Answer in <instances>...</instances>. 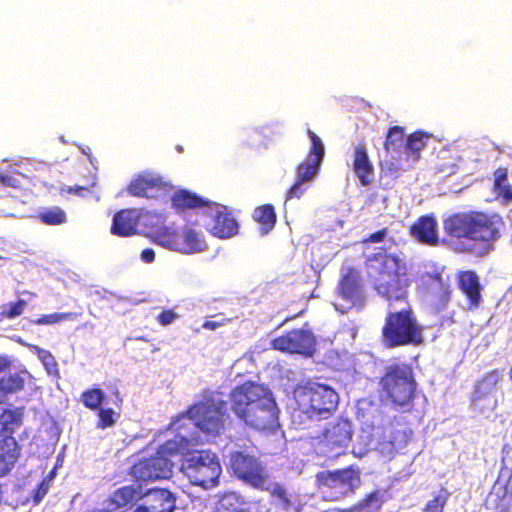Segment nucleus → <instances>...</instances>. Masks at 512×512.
I'll return each instance as SVG.
<instances>
[{"instance_id": "nucleus-1", "label": "nucleus", "mask_w": 512, "mask_h": 512, "mask_svg": "<svg viewBox=\"0 0 512 512\" xmlns=\"http://www.w3.org/2000/svg\"><path fill=\"white\" fill-rule=\"evenodd\" d=\"M377 293L389 303L381 328L386 348L420 346L424 343V327L408 303L410 279L406 264L396 255L374 253L366 262Z\"/></svg>"}, {"instance_id": "nucleus-2", "label": "nucleus", "mask_w": 512, "mask_h": 512, "mask_svg": "<svg viewBox=\"0 0 512 512\" xmlns=\"http://www.w3.org/2000/svg\"><path fill=\"white\" fill-rule=\"evenodd\" d=\"M229 398L232 411L249 427L269 432L279 427V409L266 386L246 381L234 387Z\"/></svg>"}, {"instance_id": "nucleus-3", "label": "nucleus", "mask_w": 512, "mask_h": 512, "mask_svg": "<svg viewBox=\"0 0 512 512\" xmlns=\"http://www.w3.org/2000/svg\"><path fill=\"white\" fill-rule=\"evenodd\" d=\"M503 226V219L497 213L477 210L455 212L443 220V230L447 236L471 242L462 251L472 253L476 246H480V255L492 249L493 242L501 236Z\"/></svg>"}, {"instance_id": "nucleus-4", "label": "nucleus", "mask_w": 512, "mask_h": 512, "mask_svg": "<svg viewBox=\"0 0 512 512\" xmlns=\"http://www.w3.org/2000/svg\"><path fill=\"white\" fill-rule=\"evenodd\" d=\"M378 390L385 403L398 411L411 412L417 391L413 368L406 363L387 366L379 379Z\"/></svg>"}, {"instance_id": "nucleus-5", "label": "nucleus", "mask_w": 512, "mask_h": 512, "mask_svg": "<svg viewBox=\"0 0 512 512\" xmlns=\"http://www.w3.org/2000/svg\"><path fill=\"white\" fill-rule=\"evenodd\" d=\"M294 397L299 411L310 419L329 418L338 407L337 392L326 384L306 382L294 390Z\"/></svg>"}, {"instance_id": "nucleus-6", "label": "nucleus", "mask_w": 512, "mask_h": 512, "mask_svg": "<svg viewBox=\"0 0 512 512\" xmlns=\"http://www.w3.org/2000/svg\"><path fill=\"white\" fill-rule=\"evenodd\" d=\"M315 478L318 491L325 500L339 501L355 494L361 483V471L358 467L348 466L319 471Z\"/></svg>"}, {"instance_id": "nucleus-7", "label": "nucleus", "mask_w": 512, "mask_h": 512, "mask_svg": "<svg viewBox=\"0 0 512 512\" xmlns=\"http://www.w3.org/2000/svg\"><path fill=\"white\" fill-rule=\"evenodd\" d=\"M188 417L207 435H219L228 418L227 403L213 394L204 395L187 411Z\"/></svg>"}, {"instance_id": "nucleus-8", "label": "nucleus", "mask_w": 512, "mask_h": 512, "mask_svg": "<svg viewBox=\"0 0 512 512\" xmlns=\"http://www.w3.org/2000/svg\"><path fill=\"white\" fill-rule=\"evenodd\" d=\"M181 471L193 485L207 488L217 484L221 466L214 453L202 450L186 456L182 461Z\"/></svg>"}, {"instance_id": "nucleus-9", "label": "nucleus", "mask_w": 512, "mask_h": 512, "mask_svg": "<svg viewBox=\"0 0 512 512\" xmlns=\"http://www.w3.org/2000/svg\"><path fill=\"white\" fill-rule=\"evenodd\" d=\"M230 468L235 477L246 484L263 489L266 482V472L259 459L245 450H236L230 454Z\"/></svg>"}, {"instance_id": "nucleus-10", "label": "nucleus", "mask_w": 512, "mask_h": 512, "mask_svg": "<svg viewBox=\"0 0 512 512\" xmlns=\"http://www.w3.org/2000/svg\"><path fill=\"white\" fill-rule=\"evenodd\" d=\"M353 426L350 420L339 417L330 422L320 435V444L325 452L340 455L349 445L353 437Z\"/></svg>"}, {"instance_id": "nucleus-11", "label": "nucleus", "mask_w": 512, "mask_h": 512, "mask_svg": "<svg viewBox=\"0 0 512 512\" xmlns=\"http://www.w3.org/2000/svg\"><path fill=\"white\" fill-rule=\"evenodd\" d=\"M315 346L314 334L305 329H293L271 341V347L275 350L306 356H311L314 353Z\"/></svg>"}, {"instance_id": "nucleus-12", "label": "nucleus", "mask_w": 512, "mask_h": 512, "mask_svg": "<svg viewBox=\"0 0 512 512\" xmlns=\"http://www.w3.org/2000/svg\"><path fill=\"white\" fill-rule=\"evenodd\" d=\"M457 289L466 301L469 312L478 310L483 303V290L479 275L474 270H459L455 274Z\"/></svg>"}, {"instance_id": "nucleus-13", "label": "nucleus", "mask_w": 512, "mask_h": 512, "mask_svg": "<svg viewBox=\"0 0 512 512\" xmlns=\"http://www.w3.org/2000/svg\"><path fill=\"white\" fill-rule=\"evenodd\" d=\"M173 462L158 455L138 460L130 468V475L137 481H153L157 479H168L172 475Z\"/></svg>"}, {"instance_id": "nucleus-14", "label": "nucleus", "mask_w": 512, "mask_h": 512, "mask_svg": "<svg viewBox=\"0 0 512 512\" xmlns=\"http://www.w3.org/2000/svg\"><path fill=\"white\" fill-rule=\"evenodd\" d=\"M172 185L165 181L160 175L154 173H143L131 180L127 191L131 196L141 198H154L160 194L170 192Z\"/></svg>"}, {"instance_id": "nucleus-15", "label": "nucleus", "mask_w": 512, "mask_h": 512, "mask_svg": "<svg viewBox=\"0 0 512 512\" xmlns=\"http://www.w3.org/2000/svg\"><path fill=\"white\" fill-rule=\"evenodd\" d=\"M425 291L430 295L433 309L436 312L445 310L452 298V289L448 280L443 279L442 273L426 272L421 275Z\"/></svg>"}, {"instance_id": "nucleus-16", "label": "nucleus", "mask_w": 512, "mask_h": 512, "mask_svg": "<svg viewBox=\"0 0 512 512\" xmlns=\"http://www.w3.org/2000/svg\"><path fill=\"white\" fill-rule=\"evenodd\" d=\"M338 295L350 305H356L363 300V289L360 271L347 267L338 283Z\"/></svg>"}, {"instance_id": "nucleus-17", "label": "nucleus", "mask_w": 512, "mask_h": 512, "mask_svg": "<svg viewBox=\"0 0 512 512\" xmlns=\"http://www.w3.org/2000/svg\"><path fill=\"white\" fill-rule=\"evenodd\" d=\"M215 212L212 216L213 225L210 229L211 233L221 239L230 238L238 233L239 225L235 218L227 211L225 206H219L216 203Z\"/></svg>"}, {"instance_id": "nucleus-18", "label": "nucleus", "mask_w": 512, "mask_h": 512, "mask_svg": "<svg viewBox=\"0 0 512 512\" xmlns=\"http://www.w3.org/2000/svg\"><path fill=\"white\" fill-rule=\"evenodd\" d=\"M437 227V221L432 215H423L411 225L410 234L422 244L436 246L439 242Z\"/></svg>"}, {"instance_id": "nucleus-19", "label": "nucleus", "mask_w": 512, "mask_h": 512, "mask_svg": "<svg viewBox=\"0 0 512 512\" xmlns=\"http://www.w3.org/2000/svg\"><path fill=\"white\" fill-rule=\"evenodd\" d=\"M352 169L362 186H369L373 182L375 170L365 144L355 147Z\"/></svg>"}, {"instance_id": "nucleus-20", "label": "nucleus", "mask_w": 512, "mask_h": 512, "mask_svg": "<svg viewBox=\"0 0 512 512\" xmlns=\"http://www.w3.org/2000/svg\"><path fill=\"white\" fill-rule=\"evenodd\" d=\"M146 507L151 512H175L176 496L164 488H151L144 492Z\"/></svg>"}, {"instance_id": "nucleus-21", "label": "nucleus", "mask_w": 512, "mask_h": 512, "mask_svg": "<svg viewBox=\"0 0 512 512\" xmlns=\"http://www.w3.org/2000/svg\"><path fill=\"white\" fill-rule=\"evenodd\" d=\"M139 213L134 208L122 209L113 217L111 232L120 237H129L137 232Z\"/></svg>"}, {"instance_id": "nucleus-22", "label": "nucleus", "mask_w": 512, "mask_h": 512, "mask_svg": "<svg viewBox=\"0 0 512 512\" xmlns=\"http://www.w3.org/2000/svg\"><path fill=\"white\" fill-rule=\"evenodd\" d=\"M500 380L501 372L498 369H493L483 374L474 384L471 405L475 409H481L480 402L489 397Z\"/></svg>"}, {"instance_id": "nucleus-23", "label": "nucleus", "mask_w": 512, "mask_h": 512, "mask_svg": "<svg viewBox=\"0 0 512 512\" xmlns=\"http://www.w3.org/2000/svg\"><path fill=\"white\" fill-rule=\"evenodd\" d=\"M21 455V447L14 437L0 439V477L8 474Z\"/></svg>"}, {"instance_id": "nucleus-24", "label": "nucleus", "mask_w": 512, "mask_h": 512, "mask_svg": "<svg viewBox=\"0 0 512 512\" xmlns=\"http://www.w3.org/2000/svg\"><path fill=\"white\" fill-rule=\"evenodd\" d=\"M428 137L423 131H415L407 137L403 150L400 151L407 164L406 168L420 159V152L426 147Z\"/></svg>"}, {"instance_id": "nucleus-25", "label": "nucleus", "mask_w": 512, "mask_h": 512, "mask_svg": "<svg viewBox=\"0 0 512 512\" xmlns=\"http://www.w3.org/2000/svg\"><path fill=\"white\" fill-rule=\"evenodd\" d=\"M172 207L177 212H183L187 209H195L201 207H210L213 202L204 199L196 193L187 189H179L171 197Z\"/></svg>"}, {"instance_id": "nucleus-26", "label": "nucleus", "mask_w": 512, "mask_h": 512, "mask_svg": "<svg viewBox=\"0 0 512 512\" xmlns=\"http://www.w3.org/2000/svg\"><path fill=\"white\" fill-rule=\"evenodd\" d=\"M511 476L505 477L500 473L492 486L490 495L494 497L495 507L501 512H507L512 500V487L510 486Z\"/></svg>"}, {"instance_id": "nucleus-27", "label": "nucleus", "mask_w": 512, "mask_h": 512, "mask_svg": "<svg viewBox=\"0 0 512 512\" xmlns=\"http://www.w3.org/2000/svg\"><path fill=\"white\" fill-rule=\"evenodd\" d=\"M511 476L505 477L500 473L492 486L490 495L494 497L495 507L501 512H507L512 500V487L510 486Z\"/></svg>"}, {"instance_id": "nucleus-28", "label": "nucleus", "mask_w": 512, "mask_h": 512, "mask_svg": "<svg viewBox=\"0 0 512 512\" xmlns=\"http://www.w3.org/2000/svg\"><path fill=\"white\" fill-rule=\"evenodd\" d=\"M144 498V492L140 486L126 485L116 489L109 498V503L116 509H120Z\"/></svg>"}, {"instance_id": "nucleus-29", "label": "nucleus", "mask_w": 512, "mask_h": 512, "mask_svg": "<svg viewBox=\"0 0 512 512\" xmlns=\"http://www.w3.org/2000/svg\"><path fill=\"white\" fill-rule=\"evenodd\" d=\"M493 188L492 191L497 200L503 205H508L512 202V185L508 181V169L506 167H499L493 173Z\"/></svg>"}, {"instance_id": "nucleus-30", "label": "nucleus", "mask_w": 512, "mask_h": 512, "mask_svg": "<svg viewBox=\"0 0 512 512\" xmlns=\"http://www.w3.org/2000/svg\"><path fill=\"white\" fill-rule=\"evenodd\" d=\"M270 494L286 512H300L303 507L300 495L296 492H289L281 484H275L270 490Z\"/></svg>"}, {"instance_id": "nucleus-31", "label": "nucleus", "mask_w": 512, "mask_h": 512, "mask_svg": "<svg viewBox=\"0 0 512 512\" xmlns=\"http://www.w3.org/2000/svg\"><path fill=\"white\" fill-rule=\"evenodd\" d=\"M205 249L206 243L199 232L190 227L179 231L178 252L193 254L202 252Z\"/></svg>"}, {"instance_id": "nucleus-32", "label": "nucleus", "mask_w": 512, "mask_h": 512, "mask_svg": "<svg viewBox=\"0 0 512 512\" xmlns=\"http://www.w3.org/2000/svg\"><path fill=\"white\" fill-rule=\"evenodd\" d=\"M24 408L4 409L0 414V435L13 437L23 423Z\"/></svg>"}, {"instance_id": "nucleus-33", "label": "nucleus", "mask_w": 512, "mask_h": 512, "mask_svg": "<svg viewBox=\"0 0 512 512\" xmlns=\"http://www.w3.org/2000/svg\"><path fill=\"white\" fill-rule=\"evenodd\" d=\"M386 501L385 491L375 489L364 495L357 503L352 505L348 512H381L382 506Z\"/></svg>"}, {"instance_id": "nucleus-34", "label": "nucleus", "mask_w": 512, "mask_h": 512, "mask_svg": "<svg viewBox=\"0 0 512 512\" xmlns=\"http://www.w3.org/2000/svg\"><path fill=\"white\" fill-rule=\"evenodd\" d=\"M252 219L259 225L260 234L266 235L272 231L277 222V214L272 204H263L257 206L253 213Z\"/></svg>"}, {"instance_id": "nucleus-35", "label": "nucleus", "mask_w": 512, "mask_h": 512, "mask_svg": "<svg viewBox=\"0 0 512 512\" xmlns=\"http://www.w3.org/2000/svg\"><path fill=\"white\" fill-rule=\"evenodd\" d=\"M36 218L41 223L48 226H59L68 222L66 211L59 206H50L40 209Z\"/></svg>"}, {"instance_id": "nucleus-36", "label": "nucleus", "mask_w": 512, "mask_h": 512, "mask_svg": "<svg viewBox=\"0 0 512 512\" xmlns=\"http://www.w3.org/2000/svg\"><path fill=\"white\" fill-rule=\"evenodd\" d=\"M107 400L104 391L99 387H91L81 393L80 401L83 406L91 411L99 409Z\"/></svg>"}, {"instance_id": "nucleus-37", "label": "nucleus", "mask_w": 512, "mask_h": 512, "mask_svg": "<svg viewBox=\"0 0 512 512\" xmlns=\"http://www.w3.org/2000/svg\"><path fill=\"white\" fill-rule=\"evenodd\" d=\"M405 130L403 127L395 125L389 128L384 142V149L387 153L399 152L404 146Z\"/></svg>"}, {"instance_id": "nucleus-38", "label": "nucleus", "mask_w": 512, "mask_h": 512, "mask_svg": "<svg viewBox=\"0 0 512 512\" xmlns=\"http://www.w3.org/2000/svg\"><path fill=\"white\" fill-rule=\"evenodd\" d=\"M320 166L321 162L306 157L296 167V179L300 182H310L317 175Z\"/></svg>"}, {"instance_id": "nucleus-39", "label": "nucleus", "mask_w": 512, "mask_h": 512, "mask_svg": "<svg viewBox=\"0 0 512 512\" xmlns=\"http://www.w3.org/2000/svg\"><path fill=\"white\" fill-rule=\"evenodd\" d=\"M25 380L20 373H10L0 379V390L6 396L24 389Z\"/></svg>"}, {"instance_id": "nucleus-40", "label": "nucleus", "mask_w": 512, "mask_h": 512, "mask_svg": "<svg viewBox=\"0 0 512 512\" xmlns=\"http://www.w3.org/2000/svg\"><path fill=\"white\" fill-rule=\"evenodd\" d=\"M155 241L165 248L178 252L179 231L163 227L156 232Z\"/></svg>"}, {"instance_id": "nucleus-41", "label": "nucleus", "mask_w": 512, "mask_h": 512, "mask_svg": "<svg viewBox=\"0 0 512 512\" xmlns=\"http://www.w3.org/2000/svg\"><path fill=\"white\" fill-rule=\"evenodd\" d=\"M97 411V422H96V428L105 430L107 428L113 427L118 418L120 413L115 411L112 408H105L101 406Z\"/></svg>"}, {"instance_id": "nucleus-42", "label": "nucleus", "mask_w": 512, "mask_h": 512, "mask_svg": "<svg viewBox=\"0 0 512 512\" xmlns=\"http://www.w3.org/2000/svg\"><path fill=\"white\" fill-rule=\"evenodd\" d=\"M449 496V491L442 487L439 493L434 495L433 498L425 504L423 512H444Z\"/></svg>"}, {"instance_id": "nucleus-43", "label": "nucleus", "mask_w": 512, "mask_h": 512, "mask_svg": "<svg viewBox=\"0 0 512 512\" xmlns=\"http://www.w3.org/2000/svg\"><path fill=\"white\" fill-rule=\"evenodd\" d=\"M307 135L311 140V147L306 157L322 163L325 156V147L322 140L311 129H307Z\"/></svg>"}, {"instance_id": "nucleus-44", "label": "nucleus", "mask_w": 512, "mask_h": 512, "mask_svg": "<svg viewBox=\"0 0 512 512\" xmlns=\"http://www.w3.org/2000/svg\"><path fill=\"white\" fill-rule=\"evenodd\" d=\"M181 449V442L177 439L166 440L157 449L156 455L166 459L168 462H172L171 458L178 455Z\"/></svg>"}, {"instance_id": "nucleus-45", "label": "nucleus", "mask_w": 512, "mask_h": 512, "mask_svg": "<svg viewBox=\"0 0 512 512\" xmlns=\"http://www.w3.org/2000/svg\"><path fill=\"white\" fill-rule=\"evenodd\" d=\"M76 314L73 312L65 313H52L43 315L33 321L37 325H52L62 321L73 320L76 318Z\"/></svg>"}, {"instance_id": "nucleus-46", "label": "nucleus", "mask_w": 512, "mask_h": 512, "mask_svg": "<svg viewBox=\"0 0 512 512\" xmlns=\"http://www.w3.org/2000/svg\"><path fill=\"white\" fill-rule=\"evenodd\" d=\"M26 305H27V302L23 299H20L16 302L12 303L9 307L4 308L2 311V315L5 318L13 319L17 316H20L23 313Z\"/></svg>"}, {"instance_id": "nucleus-47", "label": "nucleus", "mask_w": 512, "mask_h": 512, "mask_svg": "<svg viewBox=\"0 0 512 512\" xmlns=\"http://www.w3.org/2000/svg\"><path fill=\"white\" fill-rule=\"evenodd\" d=\"M307 186L305 182H300L296 179V182L290 187L286 194V201L297 198L299 199L306 191Z\"/></svg>"}, {"instance_id": "nucleus-48", "label": "nucleus", "mask_w": 512, "mask_h": 512, "mask_svg": "<svg viewBox=\"0 0 512 512\" xmlns=\"http://www.w3.org/2000/svg\"><path fill=\"white\" fill-rule=\"evenodd\" d=\"M178 318L177 313L173 309H165L156 317L157 322L162 326L172 324Z\"/></svg>"}, {"instance_id": "nucleus-49", "label": "nucleus", "mask_w": 512, "mask_h": 512, "mask_svg": "<svg viewBox=\"0 0 512 512\" xmlns=\"http://www.w3.org/2000/svg\"><path fill=\"white\" fill-rule=\"evenodd\" d=\"M49 490V483L46 480H42L33 492L32 499L35 505L39 504L42 499L46 496Z\"/></svg>"}, {"instance_id": "nucleus-50", "label": "nucleus", "mask_w": 512, "mask_h": 512, "mask_svg": "<svg viewBox=\"0 0 512 512\" xmlns=\"http://www.w3.org/2000/svg\"><path fill=\"white\" fill-rule=\"evenodd\" d=\"M0 186L18 188L20 186V181L14 174L0 173Z\"/></svg>"}, {"instance_id": "nucleus-51", "label": "nucleus", "mask_w": 512, "mask_h": 512, "mask_svg": "<svg viewBox=\"0 0 512 512\" xmlns=\"http://www.w3.org/2000/svg\"><path fill=\"white\" fill-rule=\"evenodd\" d=\"M388 234L387 228H382L372 234H370L367 238L363 239V243H381L385 240Z\"/></svg>"}, {"instance_id": "nucleus-52", "label": "nucleus", "mask_w": 512, "mask_h": 512, "mask_svg": "<svg viewBox=\"0 0 512 512\" xmlns=\"http://www.w3.org/2000/svg\"><path fill=\"white\" fill-rule=\"evenodd\" d=\"M396 161H397V163H394V162L386 163V165H385V167H383V169L389 173H397L400 170L406 169L402 165V162L404 161V159L401 154H399V156L396 158Z\"/></svg>"}, {"instance_id": "nucleus-53", "label": "nucleus", "mask_w": 512, "mask_h": 512, "mask_svg": "<svg viewBox=\"0 0 512 512\" xmlns=\"http://www.w3.org/2000/svg\"><path fill=\"white\" fill-rule=\"evenodd\" d=\"M109 393L111 394L112 396V403L118 408L120 409L121 406H122V397L120 395V392H119V389L116 385H112L109 389Z\"/></svg>"}, {"instance_id": "nucleus-54", "label": "nucleus", "mask_w": 512, "mask_h": 512, "mask_svg": "<svg viewBox=\"0 0 512 512\" xmlns=\"http://www.w3.org/2000/svg\"><path fill=\"white\" fill-rule=\"evenodd\" d=\"M155 259V252L152 248H145L141 252V260L145 263H152Z\"/></svg>"}, {"instance_id": "nucleus-55", "label": "nucleus", "mask_w": 512, "mask_h": 512, "mask_svg": "<svg viewBox=\"0 0 512 512\" xmlns=\"http://www.w3.org/2000/svg\"><path fill=\"white\" fill-rule=\"evenodd\" d=\"M67 192L68 193H75L77 194L78 196H84L86 192H88V189L84 186H74V187H69L67 189Z\"/></svg>"}, {"instance_id": "nucleus-56", "label": "nucleus", "mask_w": 512, "mask_h": 512, "mask_svg": "<svg viewBox=\"0 0 512 512\" xmlns=\"http://www.w3.org/2000/svg\"><path fill=\"white\" fill-rule=\"evenodd\" d=\"M221 325V323L219 322H216V321H212V320H207L203 323L202 327L204 329H208V330H215L217 329L219 326Z\"/></svg>"}, {"instance_id": "nucleus-57", "label": "nucleus", "mask_w": 512, "mask_h": 512, "mask_svg": "<svg viewBox=\"0 0 512 512\" xmlns=\"http://www.w3.org/2000/svg\"><path fill=\"white\" fill-rule=\"evenodd\" d=\"M11 365L10 360L4 356H0V374L6 371Z\"/></svg>"}, {"instance_id": "nucleus-58", "label": "nucleus", "mask_w": 512, "mask_h": 512, "mask_svg": "<svg viewBox=\"0 0 512 512\" xmlns=\"http://www.w3.org/2000/svg\"><path fill=\"white\" fill-rule=\"evenodd\" d=\"M132 512H151V510L146 507V504H141L138 505Z\"/></svg>"}, {"instance_id": "nucleus-59", "label": "nucleus", "mask_w": 512, "mask_h": 512, "mask_svg": "<svg viewBox=\"0 0 512 512\" xmlns=\"http://www.w3.org/2000/svg\"><path fill=\"white\" fill-rule=\"evenodd\" d=\"M89 512H112L111 510H108V509H93Z\"/></svg>"}, {"instance_id": "nucleus-60", "label": "nucleus", "mask_w": 512, "mask_h": 512, "mask_svg": "<svg viewBox=\"0 0 512 512\" xmlns=\"http://www.w3.org/2000/svg\"><path fill=\"white\" fill-rule=\"evenodd\" d=\"M404 435H405V437L410 438L412 435V431L411 430L404 431Z\"/></svg>"}, {"instance_id": "nucleus-61", "label": "nucleus", "mask_w": 512, "mask_h": 512, "mask_svg": "<svg viewBox=\"0 0 512 512\" xmlns=\"http://www.w3.org/2000/svg\"><path fill=\"white\" fill-rule=\"evenodd\" d=\"M176 149H177L178 152H182L183 151V148L181 146H177Z\"/></svg>"}, {"instance_id": "nucleus-62", "label": "nucleus", "mask_w": 512, "mask_h": 512, "mask_svg": "<svg viewBox=\"0 0 512 512\" xmlns=\"http://www.w3.org/2000/svg\"><path fill=\"white\" fill-rule=\"evenodd\" d=\"M393 442L394 443L397 442V437L396 436L393 437Z\"/></svg>"}]
</instances>
